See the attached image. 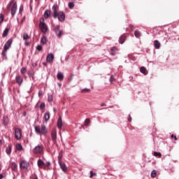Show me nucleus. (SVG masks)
Listing matches in <instances>:
<instances>
[{
    "label": "nucleus",
    "instance_id": "nucleus-1",
    "mask_svg": "<svg viewBox=\"0 0 179 179\" xmlns=\"http://www.w3.org/2000/svg\"><path fill=\"white\" fill-rule=\"evenodd\" d=\"M39 27H40L42 33H47V31H48V27H47V24H45L44 17L40 18Z\"/></svg>",
    "mask_w": 179,
    "mask_h": 179
},
{
    "label": "nucleus",
    "instance_id": "nucleus-2",
    "mask_svg": "<svg viewBox=\"0 0 179 179\" xmlns=\"http://www.w3.org/2000/svg\"><path fill=\"white\" fill-rule=\"evenodd\" d=\"M35 132H36L38 135H45L47 133V127H45V125H42L41 128H40V126H35Z\"/></svg>",
    "mask_w": 179,
    "mask_h": 179
},
{
    "label": "nucleus",
    "instance_id": "nucleus-3",
    "mask_svg": "<svg viewBox=\"0 0 179 179\" xmlns=\"http://www.w3.org/2000/svg\"><path fill=\"white\" fill-rule=\"evenodd\" d=\"M10 8H11V16L12 17H14L15 15H16V10H17V4L15 0H12L10 1Z\"/></svg>",
    "mask_w": 179,
    "mask_h": 179
},
{
    "label": "nucleus",
    "instance_id": "nucleus-4",
    "mask_svg": "<svg viewBox=\"0 0 179 179\" xmlns=\"http://www.w3.org/2000/svg\"><path fill=\"white\" fill-rule=\"evenodd\" d=\"M29 166H30V164L27 162L26 160L21 161L20 164V168L25 170H27V169H29Z\"/></svg>",
    "mask_w": 179,
    "mask_h": 179
},
{
    "label": "nucleus",
    "instance_id": "nucleus-5",
    "mask_svg": "<svg viewBox=\"0 0 179 179\" xmlns=\"http://www.w3.org/2000/svg\"><path fill=\"white\" fill-rule=\"evenodd\" d=\"M34 153L36 155H41L43 153V145H37L33 150Z\"/></svg>",
    "mask_w": 179,
    "mask_h": 179
},
{
    "label": "nucleus",
    "instance_id": "nucleus-6",
    "mask_svg": "<svg viewBox=\"0 0 179 179\" xmlns=\"http://www.w3.org/2000/svg\"><path fill=\"white\" fill-rule=\"evenodd\" d=\"M15 138L18 141L19 139H20V138H22V131L20 130V129L16 128L15 129Z\"/></svg>",
    "mask_w": 179,
    "mask_h": 179
},
{
    "label": "nucleus",
    "instance_id": "nucleus-7",
    "mask_svg": "<svg viewBox=\"0 0 179 179\" xmlns=\"http://www.w3.org/2000/svg\"><path fill=\"white\" fill-rule=\"evenodd\" d=\"M52 9L53 10V17H54V19H57V17L58 16V9H59L58 5L55 4L52 6Z\"/></svg>",
    "mask_w": 179,
    "mask_h": 179
},
{
    "label": "nucleus",
    "instance_id": "nucleus-8",
    "mask_svg": "<svg viewBox=\"0 0 179 179\" xmlns=\"http://www.w3.org/2000/svg\"><path fill=\"white\" fill-rule=\"evenodd\" d=\"M12 39H8L6 43L4 44L3 50L5 51H8L9 48H10V45H12Z\"/></svg>",
    "mask_w": 179,
    "mask_h": 179
},
{
    "label": "nucleus",
    "instance_id": "nucleus-9",
    "mask_svg": "<svg viewBox=\"0 0 179 179\" xmlns=\"http://www.w3.org/2000/svg\"><path fill=\"white\" fill-rule=\"evenodd\" d=\"M55 34L57 36V37H61L63 34L64 32L59 29V25H57L55 29Z\"/></svg>",
    "mask_w": 179,
    "mask_h": 179
},
{
    "label": "nucleus",
    "instance_id": "nucleus-10",
    "mask_svg": "<svg viewBox=\"0 0 179 179\" xmlns=\"http://www.w3.org/2000/svg\"><path fill=\"white\" fill-rule=\"evenodd\" d=\"M59 22H64L65 20V14L64 12L60 11L59 13H57V16Z\"/></svg>",
    "mask_w": 179,
    "mask_h": 179
},
{
    "label": "nucleus",
    "instance_id": "nucleus-11",
    "mask_svg": "<svg viewBox=\"0 0 179 179\" xmlns=\"http://www.w3.org/2000/svg\"><path fill=\"white\" fill-rule=\"evenodd\" d=\"M46 61L47 62H49L50 64H52L54 61V54L50 53L46 57Z\"/></svg>",
    "mask_w": 179,
    "mask_h": 179
},
{
    "label": "nucleus",
    "instance_id": "nucleus-12",
    "mask_svg": "<svg viewBox=\"0 0 179 179\" xmlns=\"http://www.w3.org/2000/svg\"><path fill=\"white\" fill-rule=\"evenodd\" d=\"M15 81L18 85H21L23 83V78H22L21 76H17L15 78Z\"/></svg>",
    "mask_w": 179,
    "mask_h": 179
},
{
    "label": "nucleus",
    "instance_id": "nucleus-13",
    "mask_svg": "<svg viewBox=\"0 0 179 179\" xmlns=\"http://www.w3.org/2000/svg\"><path fill=\"white\" fill-rule=\"evenodd\" d=\"M51 136H52V141H54L55 142V141H57V130L53 129L52 131Z\"/></svg>",
    "mask_w": 179,
    "mask_h": 179
},
{
    "label": "nucleus",
    "instance_id": "nucleus-14",
    "mask_svg": "<svg viewBox=\"0 0 179 179\" xmlns=\"http://www.w3.org/2000/svg\"><path fill=\"white\" fill-rule=\"evenodd\" d=\"M50 15H51V11H50L49 10H46L44 12L43 16L45 19H48V17H50Z\"/></svg>",
    "mask_w": 179,
    "mask_h": 179
},
{
    "label": "nucleus",
    "instance_id": "nucleus-15",
    "mask_svg": "<svg viewBox=\"0 0 179 179\" xmlns=\"http://www.w3.org/2000/svg\"><path fill=\"white\" fill-rule=\"evenodd\" d=\"M43 118L46 122H48L50 120V112H46L43 115Z\"/></svg>",
    "mask_w": 179,
    "mask_h": 179
},
{
    "label": "nucleus",
    "instance_id": "nucleus-16",
    "mask_svg": "<svg viewBox=\"0 0 179 179\" xmlns=\"http://www.w3.org/2000/svg\"><path fill=\"white\" fill-rule=\"evenodd\" d=\"M57 127L59 129H60V128H62V118L61 117H59L57 120Z\"/></svg>",
    "mask_w": 179,
    "mask_h": 179
},
{
    "label": "nucleus",
    "instance_id": "nucleus-17",
    "mask_svg": "<svg viewBox=\"0 0 179 179\" xmlns=\"http://www.w3.org/2000/svg\"><path fill=\"white\" fill-rule=\"evenodd\" d=\"M57 78L58 79V80H64V74H62V73L61 72H58L57 75Z\"/></svg>",
    "mask_w": 179,
    "mask_h": 179
},
{
    "label": "nucleus",
    "instance_id": "nucleus-18",
    "mask_svg": "<svg viewBox=\"0 0 179 179\" xmlns=\"http://www.w3.org/2000/svg\"><path fill=\"white\" fill-rule=\"evenodd\" d=\"M125 38H126L125 36L122 35V36L120 37V38H119V43H120V44H124V43H125Z\"/></svg>",
    "mask_w": 179,
    "mask_h": 179
},
{
    "label": "nucleus",
    "instance_id": "nucleus-19",
    "mask_svg": "<svg viewBox=\"0 0 179 179\" xmlns=\"http://www.w3.org/2000/svg\"><path fill=\"white\" fill-rule=\"evenodd\" d=\"M9 34V29L6 28L2 34V37H6Z\"/></svg>",
    "mask_w": 179,
    "mask_h": 179
},
{
    "label": "nucleus",
    "instance_id": "nucleus-20",
    "mask_svg": "<svg viewBox=\"0 0 179 179\" xmlns=\"http://www.w3.org/2000/svg\"><path fill=\"white\" fill-rule=\"evenodd\" d=\"M11 169L13 171H16V170L17 169V164L15 162H13L11 164Z\"/></svg>",
    "mask_w": 179,
    "mask_h": 179
},
{
    "label": "nucleus",
    "instance_id": "nucleus-21",
    "mask_svg": "<svg viewBox=\"0 0 179 179\" xmlns=\"http://www.w3.org/2000/svg\"><path fill=\"white\" fill-rule=\"evenodd\" d=\"M59 166H60L62 171H66V166L65 165V164H64L62 162H59Z\"/></svg>",
    "mask_w": 179,
    "mask_h": 179
},
{
    "label": "nucleus",
    "instance_id": "nucleus-22",
    "mask_svg": "<svg viewBox=\"0 0 179 179\" xmlns=\"http://www.w3.org/2000/svg\"><path fill=\"white\" fill-rule=\"evenodd\" d=\"M154 45H155V48H156V50H159V48H160V43L157 41H154Z\"/></svg>",
    "mask_w": 179,
    "mask_h": 179
},
{
    "label": "nucleus",
    "instance_id": "nucleus-23",
    "mask_svg": "<svg viewBox=\"0 0 179 179\" xmlns=\"http://www.w3.org/2000/svg\"><path fill=\"white\" fill-rule=\"evenodd\" d=\"M44 166V162H43V160L41 159H38V166L41 169V167Z\"/></svg>",
    "mask_w": 179,
    "mask_h": 179
},
{
    "label": "nucleus",
    "instance_id": "nucleus-24",
    "mask_svg": "<svg viewBox=\"0 0 179 179\" xmlns=\"http://www.w3.org/2000/svg\"><path fill=\"white\" fill-rule=\"evenodd\" d=\"M140 72L141 73H143L144 75H148V73L146 72V68H145V67H141V69H140Z\"/></svg>",
    "mask_w": 179,
    "mask_h": 179
},
{
    "label": "nucleus",
    "instance_id": "nucleus-25",
    "mask_svg": "<svg viewBox=\"0 0 179 179\" xmlns=\"http://www.w3.org/2000/svg\"><path fill=\"white\" fill-rule=\"evenodd\" d=\"M29 38H30V36H29V35L27 34H24V35H23L24 41H27V40H29Z\"/></svg>",
    "mask_w": 179,
    "mask_h": 179
},
{
    "label": "nucleus",
    "instance_id": "nucleus-26",
    "mask_svg": "<svg viewBox=\"0 0 179 179\" xmlns=\"http://www.w3.org/2000/svg\"><path fill=\"white\" fill-rule=\"evenodd\" d=\"M41 42L42 44H45L47 43V38L45 36H43L41 39Z\"/></svg>",
    "mask_w": 179,
    "mask_h": 179
},
{
    "label": "nucleus",
    "instance_id": "nucleus-27",
    "mask_svg": "<svg viewBox=\"0 0 179 179\" xmlns=\"http://www.w3.org/2000/svg\"><path fill=\"white\" fill-rule=\"evenodd\" d=\"M134 36L136 37V38H139V37H141V32L138 31H135Z\"/></svg>",
    "mask_w": 179,
    "mask_h": 179
},
{
    "label": "nucleus",
    "instance_id": "nucleus-28",
    "mask_svg": "<svg viewBox=\"0 0 179 179\" xmlns=\"http://www.w3.org/2000/svg\"><path fill=\"white\" fill-rule=\"evenodd\" d=\"M6 152L7 155H10V152H12V148H10V146H8L6 148Z\"/></svg>",
    "mask_w": 179,
    "mask_h": 179
},
{
    "label": "nucleus",
    "instance_id": "nucleus-29",
    "mask_svg": "<svg viewBox=\"0 0 179 179\" xmlns=\"http://www.w3.org/2000/svg\"><path fill=\"white\" fill-rule=\"evenodd\" d=\"M154 156H155V157H162V153L158 152H155Z\"/></svg>",
    "mask_w": 179,
    "mask_h": 179
},
{
    "label": "nucleus",
    "instance_id": "nucleus-30",
    "mask_svg": "<svg viewBox=\"0 0 179 179\" xmlns=\"http://www.w3.org/2000/svg\"><path fill=\"white\" fill-rule=\"evenodd\" d=\"M16 149L17 150H22L23 149V147L20 144H17Z\"/></svg>",
    "mask_w": 179,
    "mask_h": 179
},
{
    "label": "nucleus",
    "instance_id": "nucleus-31",
    "mask_svg": "<svg viewBox=\"0 0 179 179\" xmlns=\"http://www.w3.org/2000/svg\"><path fill=\"white\" fill-rule=\"evenodd\" d=\"M45 108V103H41L40 105V110H44Z\"/></svg>",
    "mask_w": 179,
    "mask_h": 179
},
{
    "label": "nucleus",
    "instance_id": "nucleus-32",
    "mask_svg": "<svg viewBox=\"0 0 179 179\" xmlns=\"http://www.w3.org/2000/svg\"><path fill=\"white\" fill-rule=\"evenodd\" d=\"M89 92H90V90L87 88H85L81 90L82 93H89Z\"/></svg>",
    "mask_w": 179,
    "mask_h": 179
},
{
    "label": "nucleus",
    "instance_id": "nucleus-33",
    "mask_svg": "<svg viewBox=\"0 0 179 179\" xmlns=\"http://www.w3.org/2000/svg\"><path fill=\"white\" fill-rule=\"evenodd\" d=\"M36 50H37L38 51H42V50H43V46H41V45H38L36 46Z\"/></svg>",
    "mask_w": 179,
    "mask_h": 179
},
{
    "label": "nucleus",
    "instance_id": "nucleus-34",
    "mask_svg": "<svg viewBox=\"0 0 179 179\" xmlns=\"http://www.w3.org/2000/svg\"><path fill=\"white\" fill-rule=\"evenodd\" d=\"M21 73H22V75H24V73H26V67H22L20 70Z\"/></svg>",
    "mask_w": 179,
    "mask_h": 179
},
{
    "label": "nucleus",
    "instance_id": "nucleus-35",
    "mask_svg": "<svg viewBox=\"0 0 179 179\" xmlns=\"http://www.w3.org/2000/svg\"><path fill=\"white\" fill-rule=\"evenodd\" d=\"M156 174H157V173L156 172V171H152V172H151V177H152V178H155V177H156Z\"/></svg>",
    "mask_w": 179,
    "mask_h": 179
},
{
    "label": "nucleus",
    "instance_id": "nucleus-36",
    "mask_svg": "<svg viewBox=\"0 0 179 179\" xmlns=\"http://www.w3.org/2000/svg\"><path fill=\"white\" fill-rule=\"evenodd\" d=\"M89 124H90V120L86 119L85 121V125L86 127H87V125H89Z\"/></svg>",
    "mask_w": 179,
    "mask_h": 179
},
{
    "label": "nucleus",
    "instance_id": "nucleus-37",
    "mask_svg": "<svg viewBox=\"0 0 179 179\" xmlns=\"http://www.w3.org/2000/svg\"><path fill=\"white\" fill-rule=\"evenodd\" d=\"M73 6H75V4L73 2L69 3V8H70V9H72Z\"/></svg>",
    "mask_w": 179,
    "mask_h": 179
},
{
    "label": "nucleus",
    "instance_id": "nucleus-38",
    "mask_svg": "<svg viewBox=\"0 0 179 179\" xmlns=\"http://www.w3.org/2000/svg\"><path fill=\"white\" fill-rule=\"evenodd\" d=\"M48 101L49 102L52 101V95L48 94Z\"/></svg>",
    "mask_w": 179,
    "mask_h": 179
},
{
    "label": "nucleus",
    "instance_id": "nucleus-39",
    "mask_svg": "<svg viewBox=\"0 0 179 179\" xmlns=\"http://www.w3.org/2000/svg\"><path fill=\"white\" fill-rule=\"evenodd\" d=\"M23 12V5H21L19 8V13L22 14Z\"/></svg>",
    "mask_w": 179,
    "mask_h": 179
},
{
    "label": "nucleus",
    "instance_id": "nucleus-40",
    "mask_svg": "<svg viewBox=\"0 0 179 179\" xmlns=\"http://www.w3.org/2000/svg\"><path fill=\"white\" fill-rule=\"evenodd\" d=\"M3 22V15L0 14V24Z\"/></svg>",
    "mask_w": 179,
    "mask_h": 179
},
{
    "label": "nucleus",
    "instance_id": "nucleus-41",
    "mask_svg": "<svg viewBox=\"0 0 179 179\" xmlns=\"http://www.w3.org/2000/svg\"><path fill=\"white\" fill-rule=\"evenodd\" d=\"M62 159V154L59 153L58 156L59 162H61Z\"/></svg>",
    "mask_w": 179,
    "mask_h": 179
},
{
    "label": "nucleus",
    "instance_id": "nucleus-42",
    "mask_svg": "<svg viewBox=\"0 0 179 179\" xmlns=\"http://www.w3.org/2000/svg\"><path fill=\"white\" fill-rule=\"evenodd\" d=\"M115 50H117V48H112V50H111V54H112V55H115V52H114V51H115Z\"/></svg>",
    "mask_w": 179,
    "mask_h": 179
},
{
    "label": "nucleus",
    "instance_id": "nucleus-43",
    "mask_svg": "<svg viewBox=\"0 0 179 179\" xmlns=\"http://www.w3.org/2000/svg\"><path fill=\"white\" fill-rule=\"evenodd\" d=\"M110 83H113V82H114V76H110Z\"/></svg>",
    "mask_w": 179,
    "mask_h": 179
},
{
    "label": "nucleus",
    "instance_id": "nucleus-44",
    "mask_svg": "<svg viewBox=\"0 0 179 179\" xmlns=\"http://www.w3.org/2000/svg\"><path fill=\"white\" fill-rule=\"evenodd\" d=\"M6 51L8 50H5L4 49L3 50V52H2L3 57H6Z\"/></svg>",
    "mask_w": 179,
    "mask_h": 179
},
{
    "label": "nucleus",
    "instance_id": "nucleus-45",
    "mask_svg": "<svg viewBox=\"0 0 179 179\" xmlns=\"http://www.w3.org/2000/svg\"><path fill=\"white\" fill-rule=\"evenodd\" d=\"M93 176H96V173H93V171H91L90 176V178H92L93 177Z\"/></svg>",
    "mask_w": 179,
    "mask_h": 179
},
{
    "label": "nucleus",
    "instance_id": "nucleus-46",
    "mask_svg": "<svg viewBox=\"0 0 179 179\" xmlns=\"http://www.w3.org/2000/svg\"><path fill=\"white\" fill-rule=\"evenodd\" d=\"M38 96H39V97H41V96H43V91L40 90L38 92Z\"/></svg>",
    "mask_w": 179,
    "mask_h": 179
},
{
    "label": "nucleus",
    "instance_id": "nucleus-47",
    "mask_svg": "<svg viewBox=\"0 0 179 179\" xmlns=\"http://www.w3.org/2000/svg\"><path fill=\"white\" fill-rule=\"evenodd\" d=\"M171 138H173L175 141H177V137L173 136V134L171 135Z\"/></svg>",
    "mask_w": 179,
    "mask_h": 179
},
{
    "label": "nucleus",
    "instance_id": "nucleus-48",
    "mask_svg": "<svg viewBox=\"0 0 179 179\" xmlns=\"http://www.w3.org/2000/svg\"><path fill=\"white\" fill-rule=\"evenodd\" d=\"M101 107L106 106V103H102L101 104Z\"/></svg>",
    "mask_w": 179,
    "mask_h": 179
},
{
    "label": "nucleus",
    "instance_id": "nucleus-49",
    "mask_svg": "<svg viewBox=\"0 0 179 179\" xmlns=\"http://www.w3.org/2000/svg\"><path fill=\"white\" fill-rule=\"evenodd\" d=\"M3 175L0 174V179H3Z\"/></svg>",
    "mask_w": 179,
    "mask_h": 179
},
{
    "label": "nucleus",
    "instance_id": "nucleus-50",
    "mask_svg": "<svg viewBox=\"0 0 179 179\" xmlns=\"http://www.w3.org/2000/svg\"><path fill=\"white\" fill-rule=\"evenodd\" d=\"M131 120H132V117H131V116H129V118H128V120L131 121Z\"/></svg>",
    "mask_w": 179,
    "mask_h": 179
},
{
    "label": "nucleus",
    "instance_id": "nucleus-51",
    "mask_svg": "<svg viewBox=\"0 0 179 179\" xmlns=\"http://www.w3.org/2000/svg\"><path fill=\"white\" fill-rule=\"evenodd\" d=\"M0 143L2 145V143H3V140H0Z\"/></svg>",
    "mask_w": 179,
    "mask_h": 179
},
{
    "label": "nucleus",
    "instance_id": "nucleus-52",
    "mask_svg": "<svg viewBox=\"0 0 179 179\" xmlns=\"http://www.w3.org/2000/svg\"><path fill=\"white\" fill-rule=\"evenodd\" d=\"M43 65H45V66H47V63H43Z\"/></svg>",
    "mask_w": 179,
    "mask_h": 179
},
{
    "label": "nucleus",
    "instance_id": "nucleus-53",
    "mask_svg": "<svg viewBox=\"0 0 179 179\" xmlns=\"http://www.w3.org/2000/svg\"><path fill=\"white\" fill-rule=\"evenodd\" d=\"M47 164H48V166H50V162H48Z\"/></svg>",
    "mask_w": 179,
    "mask_h": 179
},
{
    "label": "nucleus",
    "instance_id": "nucleus-54",
    "mask_svg": "<svg viewBox=\"0 0 179 179\" xmlns=\"http://www.w3.org/2000/svg\"><path fill=\"white\" fill-rule=\"evenodd\" d=\"M53 111H55V108H53Z\"/></svg>",
    "mask_w": 179,
    "mask_h": 179
},
{
    "label": "nucleus",
    "instance_id": "nucleus-55",
    "mask_svg": "<svg viewBox=\"0 0 179 179\" xmlns=\"http://www.w3.org/2000/svg\"><path fill=\"white\" fill-rule=\"evenodd\" d=\"M59 86L61 87V84H59Z\"/></svg>",
    "mask_w": 179,
    "mask_h": 179
},
{
    "label": "nucleus",
    "instance_id": "nucleus-56",
    "mask_svg": "<svg viewBox=\"0 0 179 179\" xmlns=\"http://www.w3.org/2000/svg\"><path fill=\"white\" fill-rule=\"evenodd\" d=\"M26 44L27 45V44H29V43H27V42Z\"/></svg>",
    "mask_w": 179,
    "mask_h": 179
},
{
    "label": "nucleus",
    "instance_id": "nucleus-57",
    "mask_svg": "<svg viewBox=\"0 0 179 179\" xmlns=\"http://www.w3.org/2000/svg\"><path fill=\"white\" fill-rule=\"evenodd\" d=\"M0 171H1V167H0Z\"/></svg>",
    "mask_w": 179,
    "mask_h": 179
}]
</instances>
